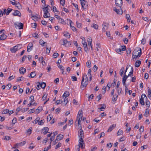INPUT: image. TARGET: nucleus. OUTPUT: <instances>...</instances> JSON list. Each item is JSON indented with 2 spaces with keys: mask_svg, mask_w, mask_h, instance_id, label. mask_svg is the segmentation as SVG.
<instances>
[{
  "mask_svg": "<svg viewBox=\"0 0 151 151\" xmlns=\"http://www.w3.org/2000/svg\"><path fill=\"white\" fill-rule=\"evenodd\" d=\"M44 122V119L38 122V124L39 125H42L43 124Z\"/></svg>",
  "mask_w": 151,
  "mask_h": 151,
  "instance_id": "46",
  "label": "nucleus"
},
{
  "mask_svg": "<svg viewBox=\"0 0 151 151\" xmlns=\"http://www.w3.org/2000/svg\"><path fill=\"white\" fill-rule=\"evenodd\" d=\"M106 88L105 86H104L102 89V93L103 94H104L106 91Z\"/></svg>",
  "mask_w": 151,
  "mask_h": 151,
  "instance_id": "50",
  "label": "nucleus"
},
{
  "mask_svg": "<svg viewBox=\"0 0 151 151\" xmlns=\"http://www.w3.org/2000/svg\"><path fill=\"white\" fill-rule=\"evenodd\" d=\"M61 145L62 144L60 142H59L58 144L56 145L55 149H56L59 147H60L61 146Z\"/></svg>",
  "mask_w": 151,
  "mask_h": 151,
  "instance_id": "59",
  "label": "nucleus"
},
{
  "mask_svg": "<svg viewBox=\"0 0 151 151\" xmlns=\"http://www.w3.org/2000/svg\"><path fill=\"white\" fill-rule=\"evenodd\" d=\"M113 10L118 14H122V10L121 8L119 9H117L116 8H114Z\"/></svg>",
  "mask_w": 151,
  "mask_h": 151,
  "instance_id": "9",
  "label": "nucleus"
},
{
  "mask_svg": "<svg viewBox=\"0 0 151 151\" xmlns=\"http://www.w3.org/2000/svg\"><path fill=\"white\" fill-rule=\"evenodd\" d=\"M39 83L40 84V86H41L42 88L44 89L45 88L46 86V83H45L42 82L41 83H40L39 82Z\"/></svg>",
  "mask_w": 151,
  "mask_h": 151,
  "instance_id": "25",
  "label": "nucleus"
},
{
  "mask_svg": "<svg viewBox=\"0 0 151 151\" xmlns=\"http://www.w3.org/2000/svg\"><path fill=\"white\" fill-rule=\"evenodd\" d=\"M14 25L16 27L17 26L18 27H19V29H22L23 28V24L21 22L19 23L18 25H17L16 24H15Z\"/></svg>",
  "mask_w": 151,
  "mask_h": 151,
  "instance_id": "16",
  "label": "nucleus"
},
{
  "mask_svg": "<svg viewBox=\"0 0 151 151\" xmlns=\"http://www.w3.org/2000/svg\"><path fill=\"white\" fill-rule=\"evenodd\" d=\"M146 105L147 106L148 108H149L150 107V102L149 101H147L145 102Z\"/></svg>",
  "mask_w": 151,
  "mask_h": 151,
  "instance_id": "51",
  "label": "nucleus"
},
{
  "mask_svg": "<svg viewBox=\"0 0 151 151\" xmlns=\"http://www.w3.org/2000/svg\"><path fill=\"white\" fill-rule=\"evenodd\" d=\"M63 135L62 134H59L56 137V140L57 141L61 140L63 138Z\"/></svg>",
  "mask_w": 151,
  "mask_h": 151,
  "instance_id": "19",
  "label": "nucleus"
},
{
  "mask_svg": "<svg viewBox=\"0 0 151 151\" xmlns=\"http://www.w3.org/2000/svg\"><path fill=\"white\" fill-rule=\"evenodd\" d=\"M83 116V112L82 111H79L78 112V114L77 115V119L79 118V117H81V119H82V117Z\"/></svg>",
  "mask_w": 151,
  "mask_h": 151,
  "instance_id": "21",
  "label": "nucleus"
},
{
  "mask_svg": "<svg viewBox=\"0 0 151 151\" xmlns=\"http://www.w3.org/2000/svg\"><path fill=\"white\" fill-rule=\"evenodd\" d=\"M131 49L130 48H128L127 50V53L129 54L131 52Z\"/></svg>",
  "mask_w": 151,
  "mask_h": 151,
  "instance_id": "63",
  "label": "nucleus"
},
{
  "mask_svg": "<svg viewBox=\"0 0 151 151\" xmlns=\"http://www.w3.org/2000/svg\"><path fill=\"white\" fill-rule=\"evenodd\" d=\"M126 18L127 19V21L129 22L130 21V18L129 14H127L126 15Z\"/></svg>",
  "mask_w": 151,
  "mask_h": 151,
  "instance_id": "40",
  "label": "nucleus"
},
{
  "mask_svg": "<svg viewBox=\"0 0 151 151\" xmlns=\"http://www.w3.org/2000/svg\"><path fill=\"white\" fill-rule=\"evenodd\" d=\"M141 64V61L140 60H137L135 63V66L136 67H139Z\"/></svg>",
  "mask_w": 151,
  "mask_h": 151,
  "instance_id": "22",
  "label": "nucleus"
},
{
  "mask_svg": "<svg viewBox=\"0 0 151 151\" xmlns=\"http://www.w3.org/2000/svg\"><path fill=\"white\" fill-rule=\"evenodd\" d=\"M147 96L150 99H151V90L150 88L148 89Z\"/></svg>",
  "mask_w": 151,
  "mask_h": 151,
  "instance_id": "28",
  "label": "nucleus"
},
{
  "mask_svg": "<svg viewBox=\"0 0 151 151\" xmlns=\"http://www.w3.org/2000/svg\"><path fill=\"white\" fill-rule=\"evenodd\" d=\"M26 69L23 67H21L19 69L20 73L21 74H24L26 72Z\"/></svg>",
  "mask_w": 151,
  "mask_h": 151,
  "instance_id": "14",
  "label": "nucleus"
},
{
  "mask_svg": "<svg viewBox=\"0 0 151 151\" xmlns=\"http://www.w3.org/2000/svg\"><path fill=\"white\" fill-rule=\"evenodd\" d=\"M69 95L70 94L69 92L67 91H65L62 96L65 97L67 98V97H68L69 96Z\"/></svg>",
  "mask_w": 151,
  "mask_h": 151,
  "instance_id": "27",
  "label": "nucleus"
},
{
  "mask_svg": "<svg viewBox=\"0 0 151 151\" xmlns=\"http://www.w3.org/2000/svg\"><path fill=\"white\" fill-rule=\"evenodd\" d=\"M12 10V9L8 8L7 9L6 15H8Z\"/></svg>",
  "mask_w": 151,
  "mask_h": 151,
  "instance_id": "36",
  "label": "nucleus"
},
{
  "mask_svg": "<svg viewBox=\"0 0 151 151\" xmlns=\"http://www.w3.org/2000/svg\"><path fill=\"white\" fill-rule=\"evenodd\" d=\"M141 54V49L140 48H137L135 49L133 52V58L136 59L137 57H140Z\"/></svg>",
  "mask_w": 151,
  "mask_h": 151,
  "instance_id": "3",
  "label": "nucleus"
},
{
  "mask_svg": "<svg viewBox=\"0 0 151 151\" xmlns=\"http://www.w3.org/2000/svg\"><path fill=\"white\" fill-rule=\"evenodd\" d=\"M26 143L25 141H23L19 143H18V144L19 145V146H21L24 145Z\"/></svg>",
  "mask_w": 151,
  "mask_h": 151,
  "instance_id": "43",
  "label": "nucleus"
},
{
  "mask_svg": "<svg viewBox=\"0 0 151 151\" xmlns=\"http://www.w3.org/2000/svg\"><path fill=\"white\" fill-rule=\"evenodd\" d=\"M43 11H44L45 14H46V13H48V6L45 7L43 8Z\"/></svg>",
  "mask_w": 151,
  "mask_h": 151,
  "instance_id": "23",
  "label": "nucleus"
},
{
  "mask_svg": "<svg viewBox=\"0 0 151 151\" xmlns=\"http://www.w3.org/2000/svg\"><path fill=\"white\" fill-rule=\"evenodd\" d=\"M50 15L49 13H46V14H45V13H44L43 17L44 18H47L49 17Z\"/></svg>",
  "mask_w": 151,
  "mask_h": 151,
  "instance_id": "48",
  "label": "nucleus"
},
{
  "mask_svg": "<svg viewBox=\"0 0 151 151\" xmlns=\"http://www.w3.org/2000/svg\"><path fill=\"white\" fill-rule=\"evenodd\" d=\"M7 36L4 34H3L1 35L0 37V40H4L6 38Z\"/></svg>",
  "mask_w": 151,
  "mask_h": 151,
  "instance_id": "24",
  "label": "nucleus"
},
{
  "mask_svg": "<svg viewBox=\"0 0 151 151\" xmlns=\"http://www.w3.org/2000/svg\"><path fill=\"white\" fill-rule=\"evenodd\" d=\"M149 109L147 108L146 110V111L144 115L146 117H147L149 114Z\"/></svg>",
  "mask_w": 151,
  "mask_h": 151,
  "instance_id": "26",
  "label": "nucleus"
},
{
  "mask_svg": "<svg viewBox=\"0 0 151 151\" xmlns=\"http://www.w3.org/2000/svg\"><path fill=\"white\" fill-rule=\"evenodd\" d=\"M120 48L121 51H124L126 50V47L125 46H121Z\"/></svg>",
  "mask_w": 151,
  "mask_h": 151,
  "instance_id": "52",
  "label": "nucleus"
},
{
  "mask_svg": "<svg viewBox=\"0 0 151 151\" xmlns=\"http://www.w3.org/2000/svg\"><path fill=\"white\" fill-rule=\"evenodd\" d=\"M63 34L66 37H67L68 38H70V35L69 34V33L68 32H64Z\"/></svg>",
  "mask_w": 151,
  "mask_h": 151,
  "instance_id": "29",
  "label": "nucleus"
},
{
  "mask_svg": "<svg viewBox=\"0 0 151 151\" xmlns=\"http://www.w3.org/2000/svg\"><path fill=\"white\" fill-rule=\"evenodd\" d=\"M42 107L41 106H39L37 109L36 111L37 112V113H40L42 110Z\"/></svg>",
  "mask_w": 151,
  "mask_h": 151,
  "instance_id": "42",
  "label": "nucleus"
},
{
  "mask_svg": "<svg viewBox=\"0 0 151 151\" xmlns=\"http://www.w3.org/2000/svg\"><path fill=\"white\" fill-rule=\"evenodd\" d=\"M35 111L34 109H31L29 110L28 111L29 114H31L33 113Z\"/></svg>",
  "mask_w": 151,
  "mask_h": 151,
  "instance_id": "62",
  "label": "nucleus"
},
{
  "mask_svg": "<svg viewBox=\"0 0 151 151\" xmlns=\"http://www.w3.org/2000/svg\"><path fill=\"white\" fill-rule=\"evenodd\" d=\"M80 2L82 7L84 10L86 9V8H84V6H85L86 5V1L85 0H80Z\"/></svg>",
  "mask_w": 151,
  "mask_h": 151,
  "instance_id": "15",
  "label": "nucleus"
},
{
  "mask_svg": "<svg viewBox=\"0 0 151 151\" xmlns=\"http://www.w3.org/2000/svg\"><path fill=\"white\" fill-rule=\"evenodd\" d=\"M115 51L118 53L119 54H121V50L120 49V48H118V49H115Z\"/></svg>",
  "mask_w": 151,
  "mask_h": 151,
  "instance_id": "57",
  "label": "nucleus"
},
{
  "mask_svg": "<svg viewBox=\"0 0 151 151\" xmlns=\"http://www.w3.org/2000/svg\"><path fill=\"white\" fill-rule=\"evenodd\" d=\"M98 69V67L96 65H95L93 68V70L94 71H96Z\"/></svg>",
  "mask_w": 151,
  "mask_h": 151,
  "instance_id": "64",
  "label": "nucleus"
},
{
  "mask_svg": "<svg viewBox=\"0 0 151 151\" xmlns=\"http://www.w3.org/2000/svg\"><path fill=\"white\" fill-rule=\"evenodd\" d=\"M91 27L95 29H98V26L95 24H93L91 25Z\"/></svg>",
  "mask_w": 151,
  "mask_h": 151,
  "instance_id": "34",
  "label": "nucleus"
},
{
  "mask_svg": "<svg viewBox=\"0 0 151 151\" xmlns=\"http://www.w3.org/2000/svg\"><path fill=\"white\" fill-rule=\"evenodd\" d=\"M63 102V101H62V100H57L56 102V103L58 105L61 103Z\"/></svg>",
  "mask_w": 151,
  "mask_h": 151,
  "instance_id": "56",
  "label": "nucleus"
},
{
  "mask_svg": "<svg viewBox=\"0 0 151 151\" xmlns=\"http://www.w3.org/2000/svg\"><path fill=\"white\" fill-rule=\"evenodd\" d=\"M36 76V74L35 72H33L31 73L30 77L32 78H34Z\"/></svg>",
  "mask_w": 151,
  "mask_h": 151,
  "instance_id": "33",
  "label": "nucleus"
},
{
  "mask_svg": "<svg viewBox=\"0 0 151 151\" xmlns=\"http://www.w3.org/2000/svg\"><path fill=\"white\" fill-rule=\"evenodd\" d=\"M112 96L113 98L112 100L114 101H116L117 100L118 96L115 94V95H114L113 96Z\"/></svg>",
  "mask_w": 151,
  "mask_h": 151,
  "instance_id": "37",
  "label": "nucleus"
},
{
  "mask_svg": "<svg viewBox=\"0 0 151 151\" xmlns=\"http://www.w3.org/2000/svg\"><path fill=\"white\" fill-rule=\"evenodd\" d=\"M58 22L59 23H65V22L64 20L62 18H61V17H60L58 19Z\"/></svg>",
  "mask_w": 151,
  "mask_h": 151,
  "instance_id": "35",
  "label": "nucleus"
},
{
  "mask_svg": "<svg viewBox=\"0 0 151 151\" xmlns=\"http://www.w3.org/2000/svg\"><path fill=\"white\" fill-rule=\"evenodd\" d=\"M87 41L88 42V45H90L91 43H92V40L91 38H88V39Z\"/></svg>",
  "mask_w": 151,
  "mask_h": 151,
  "instance_id": "44",
  "label": "nucleus"
},
{
  "mask_svg": "<svg viewBox=\"0 0 151 151\" xmlns=\"http://www.w3.org/2000/svg\"><path fill=\"white\" fill-rule=\"evenodd\" d=\"M123 131L121 129H119L118 132L117 134L118 135H121L122 134Z\"/></svg>",
  "mask_w": 151,
  "mask_h": 151,
  "instance_id": "61",
  "label": "nucleus"
},
{
  "mask_svg": "<svg viewBox=\"0 0 151 151\" xmlns=\"http://www.w3.org/2000/svg\"><path fill=\"white\" fill-rule=\"evenodd\" d=\"M127 76L126 74H124V76L123 77V78H122V81H126L127 79Z\"/></svg>",
  "mask_w": 151,
  "mask_h": 151,
  "instance_id": "55",
  "label": "nucleus"
},
{
  "mask_svg": "<svg viewBox=\"0 0 151 151\" xmlns=\"http://www.w3.org/2000/svg\"><path fill=\"white\" fill-rule=\"evenodd\" d=\"M78 136L79 145H81V148L82 149H83L84 148L85 146H83L84 142L83 139V132L81 127L80 129Z\"/></svg>",
  "mask_w": 151,
  "mask_h": 151,
  "instance_id": "1",
  "label": "nucleus"
},
{
  "mask_svg": "<svg viewBox=\"0 0 151 151\" xmlns=\"http://www.w3.org/2000/svg\"><path fill=\"white\" fill-rule=\"evenodd\" d=\"M72 4L76 8V10L77 12H78L79 11V9L78 7V5L77 4H75V3H73Z\"/></svg>",
  "mask_w": 151,
  "mask_h": 151,
  "instance_id": "45",
  "label": "nucleus"
},
{
  "mask_svg": "<svg viewBox=\"0 0 151 151\" xmlns=\"http://www.w3.org/2000/svg\"><path fill=\"white\" fill-rule=\"evenodd\" d=\"M22 109V107L21 106H20L19 107L16 109V113L17 114L18 112L20 110H21Z\"/></svg>",
  "mask_w": 151,
  "mask_h": 151,
  "instance_id": "54",
  "label": "nucleus"
},
{
  "mask_svg": "<svg viewBox=\"0 0 151 151\" xmlns=\"http://www.w3.org/2000/svg\"><path fill=\"white\" fill-rule=\"evenodd\" d=\"M83 45L84 48V50L85 51L86 53H88V45L87 42L85 43H83Z\"/></svg>",
  "mask_w": 151,
  "mask_h": 151,
  "instance_id": "17",
  "label": "nucleus"
},
{
  "mask_svg": "<svg viewBox=\"0 0 151 151\" xmlns=\"http://www.w3.org/2000/svg\"><path fill=\"white\" fill-rule=\"evenodd\" d=\"M21 48V46L20 45H18L13 47L10 48V50L12 52H15Z\"/></svg>",
  "mask_w": 151,
  "mask_h": 151,
  "instance_id": "5",
  "label": "nucleus"
},
{
  "mask_svg": "<svg viewBox=\"0 0 151 151\" xmlns=\"http://www.w3.org/2000/svg\"><path fill=\"white\" fill-rule=\"evenodd\" d=\"M102 106L98 108L99 109H100L101 111H103L104 110L103 109H104L106 108V105L105 104H101V105Z\"/></svg>",
  "mask_w": 151,
  "mask_h": 151,
  "instance_id": "32",
  "label": "nucleus"
},
{
  "mask_svg": "<svg viewBox=\"0 0 151 151\" xmlns=\"http://www.w3.org/2000/svg\"><path fill=\"white\" fill-rule=\"evenodd\" d=\"M33 46V43L32 42H30L28 44L27 47V51L28 52H30L32 49V47Z\"/></svg>",
  "mask_w": 151,
  "mask_h": 151,
  "instance_id": "11",
  "label": "nucleus"
},
{
  "mask_svg": "<svg viewBox=\"0 0 151 151\" xmlns=\"http://www.w3.org/2000/svg\"><path fill=\"white\" fill-rule=\"evenodd\" d=\"M116 126V124H113L112 125H111V126H110L109 128L108 129L107 132H110L111 131H112L113 130L114 127H115Z\"/></svg>",
  "mask_w": 151,
  "mask_h": 151,
  "instance_id": "18",
  "label": "nucleus"
},
{
  "mask_svg": "<svg viewBox=\"0 0 151 151\" xmlns=\"http://www.w3.org/2000/svg\"><path fill=\"white\" fill-rule=\"evenodd\" d=\"M58 134V132L57 131H55L53 133V135L51 137L50 139V144H51L52 142V141L55 138V136Z\"/></svg>",
  "mask_w": 151,
  "mask_h": 151,
  "instance_id": "12",
  "label": "nucleus"
},
{
  "mask_svg": "<svg viewBox=\"0 0 151 151\" xmlns=\"http://www.w3.org/2000/svg\"><path fill=\"white\" fill-rule=\"evenodd\" d=\"M139 132L140 133L143 132L144 131V127L143 126H142L139 128Z\"/></svg>",
  "mask_w": 151,
  "mask_h": 151,
  "instance_id": "53",
  "label": "nucleus"
},
{
  "mask_svg": "<svg viewBox=\"0 0 151 151\" xmlns=\"http://www.w3.org/2000/svg\"><path fill=\"white\" fill-rule=\"evenodd\" d=\"M39 43L42 46H43L44 44L46 43V42H44L42 40L40 39L39 41Z\"/></svg>",
  "mask_w": 151,
  "mask_h": 151,
  "instance_id": "31",
  "label": "nucleus"
},
{
  "mask_svg": "<svg viewBox=\"0 0 151 151\" xmlns=\"http://www.w3.org/2000/svg\"><path fill=\"white\" fill-rule=\"evenodd\" d=\"M12 5L15 6L17 8L20 9H22V6L20 3L18 1H16V3H12Z\"/></svg>",
  "mask_w": 151,
  "mask_h": 151,
  "instance_id": "8",
  "label": "nucleus"
},
{
  "mask_svg": "<svg viewBox=\"0 0 151 151\" xmlns=\"http://www.w3.org/2000/svg\"><path fill=\"white\" fill-rule=\"evenodd\" d=\"M32 127H30L27 130V134H29V135L30 134H31V133H32Z\"/></svg>",
  "mask_w": 151,
  "mask_h": 151,
  "instance_id": "38",
  "label": "nucleus"
},
{
  "mask_svg": "<svg viewBox=\"0 0 151 151\" xmlns=\"http://www.w3.org/2000/svg\"><path fill=\"white\" fill-rule=\"evenodd\" d=\"M91 64V62L90 60H88L86 62V65H87V67L88 68H90V65Z\"/></svg>",
  "mask_w": 151,
  "mask_h": 151,
  "instance_id": "49",
  "label": "nucleus"
},
{
  "mask_svg": "<svg viewBox=\"0 0 151 151\" xmlns=\"http://www.w3.org/2000/svg\"><path fill=\"white\" fill-rule=\"evenodd\" d=\"M124 67H122L120 70V75L121 76H122V75L124 73Z\"/></svg>",
  "mask_w": 151,
  "mask_h": 151,
  "instance_id": "30",
  "label": "nucleus"
},
{
  "mask_svg": "<svg viewBox=\"0 0 151 151\" xmlns=\"http://www.w3.org/2000/svg\"><path fill=\"white\" fill-rule=\"evenodd\" d=\"M115 4L117 6L121 8L122 5L123 1L122 0H115Z\"/></svg>",
  "mask_w": 151,
  "mask_h": 151,
  "instance_id": "6",
  "label": "nucleus"
},
{
  "mask_svg": "<svg viewBox=\"0 0 151 151\" xmlns=\"http://www.w3.org/2000/svg\"><path fill=\"white\" fill-rule=\"evenodd\" d=\"M49 131V128L48 127H44L42 129V132L44 135L46 134L47 133H49L48 132Z\"/></svg>",
  "mask_w": 151,
  "mask_h": 151,
  "instance_id": "10",
  "label": "nucleus"
},
{
  "mask_svg": "<svg viewBox=\"0 0 151 151\" xmlns=\"http://www.w3.org/2000/svg\"><path fill=\"white\" fill-rule=\"evenodd\" d=\"M108 24L106 22H104L102 24V30L103 32H105L108 29Z\"/></svg>",
  "mask_w": 151,
  "mask_h": 151,
  "instance_id": "7",
  "label": "nucleus"
},
{
  "mask_svg": "<svg viewBox=\"0 0 151 151\" xmlns=\"http://www.w3.org/2000/svg\"><path fill=\"white\" fill-rule=\"evenodd\" d=\"M60 43L66 47H68L71 45L70 42L68 41L66 39H63L61 40L60 41Z\"/></svg>",
  "mask_w": 151,
  "mask_h": 151,
  "instance_id": "4",
  "label": "nucleus"
},
{
  "mask_svg": "<svg viewBox=\"0 0 151 151\" xmlns=\"http://www.w3.org/2000/svg\"><path fill=\"white\" fill-rule=\"evenodd\" d=\"M17 121V119L16 118H14L12 120V123L13 124H15Z\"/></svg>",
  "mask_w": 151,
  "mask_h": 151,
  "instance_id": "60",
  "label": "nucleus"
},
{
  "mask_svg": "<svg viewBox=\"0 0 151 151\" xmlns=\"http://www.w3.org/2000/svg\"><path fill=\"white\" fill-rule=\"evenodd\" d=\"M146 42V39L145 38H143L141 40V43L142 44L144 45L145 44Z\"/></svg>",
  "mask_w": 151,
  "mask_h": 151,
  "instance_id": "47",
  "label": "nucleus"
},
{
  "mask_svg": "<svg viewBox=\"0 0 151 151\" xmlns=\"http://www.w3.org/2000/svg\"><path fill=\"white\" fill-rule=\"evenodd\" d=\"M58 67L62 71V73L63 74H66L65 72L64 71V67L62 65H59L58 66Z\"/></svg>",
  "mask_w": 151,
  "mask_h": 151,
  "instance_id": "20",
  "label": "nucleus"
},
{
  "mask_svg": "<svg viewBox=\"0 0 151 151\" xmlns=\"http://www.w3.org/2000/svg\"><path fill=\"white\" fill-rule=\"evenodd\" d=\"M139 102L142 105H145V102L143 99L140 98L139 100Z\"/></svg>",
  "mask_w": 151,
  "mask_h": 151,
  "instance_id": "41",
  "label": "nucleus"
},
{
  "mask_svg": "<svg viewBox=\"0 0 151 151\" xmlns=\"http://www.w3.org/2000/svg\"><path fill=\"white\" fill-rule=\"evenodd\" d=\"M59 56V54L58 53H54L53 55V57L54 58H56L58 56Z\"/></svg>",
  "mask_w": 151,
  "mask_h": 151,
  "instance_id": "58",
  "label": "nucleus"
},
{
  "mask_svg": "<svg viewBox=\"0 0 151 151\" xmlns=\"http://www.w3.org/2000/svg\"><path fill=\"white\" fill-rule=\"evenodd\" d=\"M78 119V125L79 127V125H80V127H81V121L82 120V119L81 117H79V118L77 119Z\"/></svg>",
  "mask_w": 151,
  "mask_h": 151,
  "instance_id": "39",
  "label": "nucleus"
},
{
  "mask_svg": "<svg viewBox=\"0 0 151 151\" xmlns=\"http://www.w3.org/2000/svg\"><path fill=\"white\" fill-rule=\"evenodd\" d=\"M14 16H19L20 17L21 16V14L20 12L17 10H16L12 14Z\"/></svg>",
  "mask_w": 151,
  "mask_h": 151,
  "instance_id": "13",
  "label": "nucleus"
},
{
  "mask_svg": "<svg viewBox=\"0 0 151 151\" xmlns=\"http://www.w3.org/2000/svg\"><path fill=\"white\" fill-rule=\"evenodd\" d=\"M88 83V78L87 75L85 74L82 77L81 81V88H86Z\"/></svg>",
  "mask_w": 151,
  "mask_h": 151,
  "instance_id": "2",
  "label": "nucleus"
}]
</instances>
